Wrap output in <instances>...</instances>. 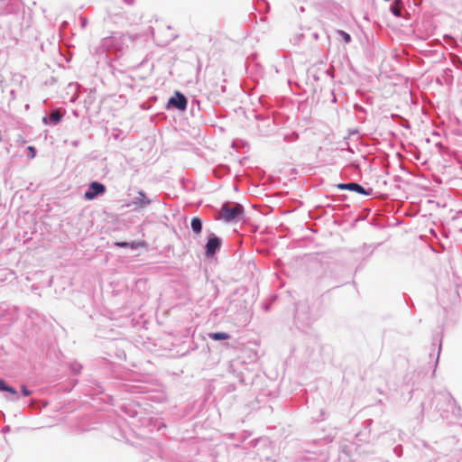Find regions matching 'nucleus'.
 <instances>
[{
	"label": "nucleus",
	"mask_w": 462,
	"mask_h": 462,
	"mask_svg": "<svg viewBox=\"0 0 462 462\" xmlns=\"http://www.w3.org/2000/svg\"><path fill=\"white\" fill-rule=\"evenodd\" d=\"M243 213L244 208L240 204L230 205L229 203H226L220 209L219 218L226 222H230L233 220L237 221L241 218Z\"/></svg>",
	"instance_id": "1"
},
{
	"label": "nucleus",
	"mask_w": 462,
	"mask_h": 462,
	"mask_svg": "<svg viewBox=\"0 0 462 462\" xmlns=\"http://www.w3.org/2000/svg\"><path fill=\"white\" fill-rule=\"evenodd\" d=\"M224 75L222 69L208 65L204 70V80L212 87L217 86L220 82H225Z\"/></svg>",
	"instance_id": "2"
},
{
	"label": "nucleus",
	"mask_w": 462,
	"mask_h": 462,
	"mask_svg": "<svg viewBox=\"0 0 462 462\" xmlns=\"http://www.w3.org/2000/svg\"><path fill=\"white\" fill-rule=\"evenodd\" d=\"M106 191V187L99 182H92L88 189L85 192V198L88 200L94 199L97 196L103 194Z\"/></svg>",
	"instance_id": "3"
},
{
	"label": "nucleus",
	"mask_w": 462,
	"mask_h": 462,
	"mask_svg": "<svg viewBox=\"0 0 462 462\" xmlns=\"http://www.w3.org/2000/svg\"><path fill=\"white\" fill-rule=\"evenodd\" d=\"M169 104L179 110L184 111L187 108L188 101L184 95L176 92L175 96L170 98Z\"/></svg>",
	"instance_id": "4"
},
{
	"label": "nucleus",
	"mask_w": 462,
	"mask_h": 462,
	"mask_svg": "<svg viewBox=\"0 0 462 462\" xmlns=\"http://www.w3.org/2000/svg\"><path fill=\"white\" fill-rule=\"evenodd\" d=\"M220 239L215 236L208 238L206 245V254L208 256L213 255L220 246Z\"/></svg>",
	"instance_id": "5"
},
{
	"label": "nucleus",
	"mask_w": 462,
	"mask_h": 462,
	"mask_svg": "<svg viewBox=\"0 0 462 462\" xmlns=\"http://www.w3.org/2000/svg\"><path fill=\"white\" fill-rule=\"evenodd\" d=\"M337 187L340 189H348L359 194H368L361 185L355 182L338 184Z\"/></svg>",
	"instance_id": "6"
},
{
	"label": "nucleus",
	"mask_w": 462,
	"mask_h": 462,
	"mask_svg": "<svg viewBox=\"0 0 462 462\" xmlns=\"http://www.w3.org/2000/svg\"><path fill=\"white\" fill-rule=\"evenodd\" d=\"M116 245L119 247H130L132 249H138V248H145L146 247V242L137 241L133 243H126V242H121V243H116Z\"/></svg>",
	"instance_id": "7"
},
{
	"label": "nucleus",
	"mask_w": 462,
	"mask_h": 462,
	"mask_svg": "<svg viewBox=\"0 0 462 462\" xmlns=\"http://www.w3.org/2000/svg\"><path fill=\"white\" fill-rule=\"evenodd\" d=\"M191 228L195 234H199L202 230V221L199 217H195L191 219Z\"/></svg>",
	"instance_id": "8"
},
{
	"label": "nucleus",
	"mask_w": 462,
	"mask_h": 462,
	"mask_svg": "<svg viewBox=\"0 0 462 462\" xmlns=\"http://www.w3.org/2000/svg\"><path fill=\"white\" fill-rule=\"evenodd\" d=\"M402 0H394V3L393 5V6L391 7L392 13L395 16L400 17L402 15Z\"/></svg>",
	"instance_id": "9"
},
{
	"label": "nucleus",
	"mask_w": 462,
	"mask_h": 462,
	"mask_svg": "<svg viewBox=\"0 0 462 462\" xmlns=\"http://www.w3.org/2000/svg\"><path fill=\"white\" fill-rule=\"evenodd\" d=\"M62 116V114L59 110H55L50 115V123L57 125L61 121Z\"/></svg>",
	"instance_id": "10"
},
{
	"label": "nucleus",
	"mask_w": 462,
	"mask_h": 462,
	"mask_svg": "<svg viewBox=\"0 0 462 462\" xmlns=\"http://www.w3.org/2000/svg\"><path fill=\"white\" fill-rule=\"evenodd\" d=\"M208 337L214 340H226L230 337V336L225 332H215L208 334Z\"/></svg>",
	"instance_id": "11"
},
{
	"label": "nucleus",
	"mask_w": 462,
	"mask_h": 462,
	"mask_svg": "<svg viewBox=\"0 0 462 462\" xmlns=\"http://www.w3.org/2000/svg\"><path fill=\"white\" fill-rule=\"evenodd\" d=\"M0 391H5L10 393L13 395H16L17 392L14 388L10 387L5 384V381L0 378Z\"/></svg>",
	"instance_id": "12"
},
{
	"label": "nucleus",
	"mask_w": 462,
	"mask_h": 462,
	"mask_svg": "<svg viewBox=\"0 0 462 462\" xmlns=\"http://www.w3.org/2000/svg\"><path fill=\"white\" fill-rule=\"evenodd\" d=\"M337 34L342 37V39L344 40V42L346 43H349L351 42V36L347 32H346L345 31L338 30L337 31Z\"/></svg>",
	"instance_id": "13"
},
{
	"label": "nucleus",
	"mask_w": 462,
	"mask_h": 462,
	"mask_svg": "<svg viewBox=\"0 0 462 462\" xmlns=\"http://www.w3.org/2000/svg\"><path fill=\"white\" fill-rule=\"evenodd\" d=\"M22 393L24 396H29L32 393L24 385L22 386Z\"/></svg>",
	"instance_id": "14"
},
{
	"label": "nucleus",
	"mask_w": 462,
	"mask_h": 462,
	"mask_svg": "<svg viewBox=\"0 0 462 462\" xmlns=\"http://www.w3.org/2000/svg\"><path fill=\"white\" fill-rule=\"evenodd\" d=\"M28 150L30 152V157L32 159L35 157V149L32 146H29Z\"/></svg>",
	"instance_id": "15"
}]
</instances>
